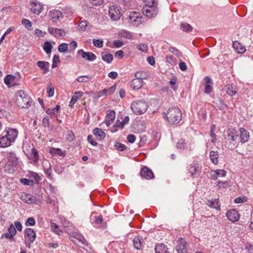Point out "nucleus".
Wrapping results in <instances>:
<instances>
[{"label":"nucleus","instance_id":"f3484780","mask_svg":"<svg viewBox=\"0 0 253 253\" xmlns=\"http://www.w3.org/2000/svg\"><path fill=\"white\" fill-rule=\"evenodd\" d=\"M250 137L249 131L244 128H240V138L241 143H244L247 142Z\"/></svg>","mask_w":253,"mask_h":253},{"label":"nucleus","instance_id":"1a4fd4ad","mask_svg":"<svg viewBox=\"0 0 253 253\" xmlns=\"http://www.w3.org/2000/svg\"><path fill=\"white\" fill-rule=\"evenodd\" d=\"M129 120V117L128 116H126L123 121H117V122L111 129V132H117L118 131V129L117 128H120L121 129L124 128L125 126L128 124Z\"/></svg>","mask_w":253,"mask_h":253},{"label":"nucleus","instance_id":"39448f33","mask_svg":"<svg viewBox=\"0 0 253 253\" xmlns=\"http://www.w3.org/2000/svg\"><path fill=\"white\" fill-rule=\"evenodd\" d=\"M129 22L134 26H137L141 23V17L136 12H131L128 16Z\"/></svg>","mask_w":253,"mask_h":253},{"label":"nucleus","instance_id":"7ed1b4c3","mask_svg":"<svg viewBox=\"0 0 253 253\" xmlns=\"http://www.w3.org/2000/svg\"><path fill=\"white\" fill-rule=\"evenodd\" d=\"M238 134L237 130L234 128H229L227 131L225 136L226 145L230 149H234L237 146L236 140Z\"/></svg>","mask_w":253,"mask_h":253},{"label":"nucleus","instance_id":"f8f14e48","mask_svg":"<svg viewBox=\"0 0 253 253\" xmlns=\"http://www.w3.org/2000/svg\"><path fill=\"white\" fill-rule=\"evenodd\" d=\"M140 175L141 177L146 179H150L154 177L152 171L146 167L142 168L140 171Z\"/></svg>","mask_w":253,"mask_h":253},{"label":"nucleus","instance_id":"0e129e2a","mask_svg":"<svg viewBox=\"0 0 253 253\" xmlns=\"http://www.w3.org/2000/svg\"><path fill=\"white\" fill-rule=\"evenodd\" d=\"M135 79H138L139 80H142L144 78V76L143 75V73L141 71H137L135 74Z\"/></svg>","mask_w":253,"mask_h":253},{"label":"nucleus","instance_id":"a211bd4d","mask_svg":"<svg viewBox=\"0 0 253 253\" xmlns=\"http://www.w3.org/2000/svg\"><path fill=\"white\" fill-rule=\"evenodd\" d=\"M27 157L34 163H37L39 160V155L38 151L35 149L31 152H27Z\"/></svg>","mask_w":253,"mask_h":253},{"label":"nucleus","instance_id":"cd10ccee","mask_svg":"<svg viewBox=\"0 0 253 253\" xmlns=\"http://www.w3.org/2000/svg\"><path fill=\"white\" fill-rule=\"evenodd\" d=\"M93 134L99 139H104L105 137V133L101 129L96 127L93 129Z\"/></svg>","mask_w":253,"mask_h":253},{"label":"nucleus","instance_id":"4468645a","mask_svg":"<svg viewBox=\"0 0 253 253\" xmlns=\"http://www.w3.org/2000/svg\"><path fill=\"white\" fill-rule=\"evenodd\" d=\"M18 130L15 128H8L6 131V134L5 136H6L11 142H13L18 135Z\"/></svg>","mask_w":253,"mask_h":253},{"label":"nucleus","instance_id":"a878e982","mask_svg":"<svg viewBox=\"0 0 253 253\" xmlns=\"http://www.w3.org/2000/svg\"><path fill=\"white\" fill-rule=\"evenodd\" d=\"M11 141L4 135L0 138V147L5 148L9 146L11 144Z\"/></svg>","mask_w":253,"mask_h":253},{"label":"nucleus","instance_id":"a18cd8bd","mask_svg":"<svg viewBox=\"0 0 253 253\" xmlns=\"http://www.w3.org/2000/svg\"><path fill=\"white\" fill-rule=\"evenodd\" d=\"M211 172L215 174L217 176L224 177L226 175V172L224 169H216L212 170Z\"/></svg>","mask_w":253,"mask_h":253},{"label":"nucleus","instance_id":"ddd939ff","mask_svg":"<svg viewBox=\"0 0 253 253\" xmlns=\"http://www.w3.org/2000/svg\"><path fill=\"white\" fill-rule=\"evenodd\" d=\"M201 165L195 164L190 168L189 170L191 175L194 177H196L201 173Z\"/></svg>","mask_w":253,"mask_h":253},{"label":"nucleus","instance_id":"6ab92c4d","mask_svg":"<svg viewBox=\"0 0 253 253\" xmlns=\"http://www.w3.org/2000/svg\"><path fill=\"white\" fill-rule=\"evenodd\" d=\"M42 7V5L39 2L32 1L31 3V10L35 14H40L41 12Z\"/></svg>","mask_w":253,"mask_h":253},{"label":"nucleus","instance_id":"412c9836","mask_svg":"<svg viewBox=\"0 0 253 253\" xmlns=\"http://www.w3.org/2000/svg\"><path fill=\"white\" fill-rule=\"evenodd\" d=\"M50 15L54 22H57L62 17V12L58 10L50 11Z\"/></svg>","mask_w":253,"mask_h":253},{"label":"nucleus","instance_id":"5fc2aeb1","mask_svg":"<svg viewBox=\"0 0 253 253\" xmlns=\"http://www.w3.org/2000/svg\"><path fill=\"white\" fill-rule=\"evenodd\" d=\"M87 24H88V22L87 21H86V20L82 21L80 23V24L79 25V27L81 30L84 31L86 30V28Z\"/></svg>","mask_w":253,"mask_h":253},{"label":"nucleus","instance_id":"49530a36","mask_svg":"<svg viewBox=\"0 0 253 253\" xmlns=\"http://www.w3.org/2000/svg\"><path fill=\"white\" fill-rule=\"evenodd\" d=\"M20 182L25 185L32 186L34 184V181L33 180L25 178H21Z\"/></svg>","mask_w":253,"mask_h":253},{"label":"nucleus","instance_id":"052dcab7","mask_svg":"<svg viewBox=\"0 0 253 253\" xmlns=\"http://www.w3.org/2000/svg\"><path fill=\"white\" fill-rule=\"evenodd\" d=\"M36 221L34 218L33 217H29L26 222L25 225L27 226H33L35 224Z\"/></svg>","mask_w":253,"mask_h":253},{"label":"nucleus","instance_id":"5701e85b","mask_svg":"<svg viewBox=\"0 0 253 253\" xmlns=\"http://www.w3.org/2000/svg\"><path fill=\"white\" fill-rule=\"evenodd\" d=\"M25 234L28 237L30 243L34 242L36 237V234L35 231L31 228H27L25 230Z\"/></svg>","mask_w":253,"mask_h":253},{"label":"nucleus","instance_id":"9b49d317","mask_svg":"<svg viewBox=\"0 0 253 253\" xmlns=\"http://www.w3.org/2000/svg\"><path fill=\"white\" fill-rule=\"evenodd\" d=\"M176 251L178 253H187L186 242L182 238H180L177 242Z\"/></svg>","mask_w":253,"mask_h":253},{"label":"nucleus","instance_id":"aec40b11","mask_svg":"<svg viewBox=\"0 0 253 253\" xmlns=\"http://www.w3.org/2000/svg\"><path fill=\"white\" fill-rule=\"evenodd\" d=\"M116 113L114 111H108L105 119V124L107 126H109L115 120Z\"/></svg>","mask_w":253,"mask_h":253},{"label":"nucleus","instance_id":"9d476101","mask_svg":"<svg viewBox=\"0 0 253 253\" xmlns=\"http://www.w3.org/2000/svg\"><path fill=\"white\" fill-rule=\"evenodd\" d=\"M226 216L228 220L232 222L237 221L240 218V215L235 209L229 210L226 213Z\"/></svg>","mask_w":253,"mask_h":253},{"label":"nucleus","instance_id":"dca6fc26","mask_svg":"<svg viewBox=\"0 0 253 253\" xmlns=\"http://www.w3.org/2000/svg\"><path fill=\"white\" fill-rule=\"evenodd\" d=\"M78 53L81 54L82 57L86 60L92 61L96 59V55L91 52H85L81 49L78 51Z\"/></svg>","mask_w":253,"mask_h":253},{"label":"nucleus","instance_id":"b1692460","mask_svg":"<svg viewBox=\"0 0 253 253\" xmlns=\"http://www.w3.org/2000/svg\"><path fill=\"white\" fill-rule=\"evenodd\" d=\"M142 239L139 236H136L133 240V244L134 248L137 250L142 249L143 246V243L142 242Z\"/></svg>","mask_w":253,"mask_h":253},{"label":"nucleus","instance_id":"09e8293b","mask_svg":"<svg viewBox=\"0 0 253 253\" xmlns=\"http://www.w3.org/2000/svg\"><path fill=\"white\" fill-rule=\"evenodd\" d=\"M75 238L78 241V242H76V241H75V242L76 244L81 243L82 245H86V241L84 239V237L81 235H77V236L75 237Z\"/></svg>","mask_w":253,"mask_h":253},{"label":"nucleus","instance_id":"864d4df0","mask_svg":"<svg viewBox=\"0 0 253 253\" xmlns=\"http://www.w3.org/2000/svg\"><path fill=\"white\" fill-rule=\"evenodd\" d=\"M176 58H174L171 55H168L166 57V61L172 65H174L176 64Z\"/></svg>","mask_w":253,"mask_h":253},{"label":"nucleus","instance_id":"ea45409f","mask_svg":"<svg viewBox=\"0 0 253 253\" xmlns=\"http://www.w3.org/2000/svg\"><path fill=\"white\" fill-rule=\"evenodd\" d=\"M83 95V92H75L73 96L72 97V102L73 104H74Z\"/></svg>","mask_w":253,"mask_h":253},{"label":"nucleus","instance_id":"de8ad7c7","mask_svg":"<svg viewBox=\"0 0 253 253\" xmlns=\"http://www.w3.org/2000/svg\"><path fill=\"white\" fill-rule=\"evenodd\" d=\"M51 230L55 232L56 234L58 235H60V232H61V230L58 229V226L55 224V223L51 222Z\"/></svg>","mask_w":253,"mask_h":253},{"label":"nucleus","instance_id":"20e7f679","mask_svg":"<svg viewBox=\"0 0 253 253\" xmlns=\"http://www.w3.org/2000/svg\"><path fill=\"white\" fill-rule=\"evenodd\" d=\"M148 105L144 100H137L133 102L131 105V109L136 115H141L145 113L148 109Z\"/></svg>","mask_w":253,"mask_h":253},{"label":"nucleus","instance_id":"4d7b16f0","mask_svg":"<svg viewBox=\"0 0 253 253\" xmlns=\"http://www.w3.org/2000/svg\"><path fill=\"white\" fill-rule=\"evenodd\" d=\"M8 233H9L11 235H13V236L17 233L16 229L13 224H10V226L8 228Z\"/></svg>","mask_w":253,"mask_h":253},{"label":"nucleus","instance_id":"c03bdc74","mask_svg":"<svg viewBox=\"0 0 253 253\" xmlns=\"http://www.w3.org/2000/svg\"><path fill=\"white\" fill-rule=\"evenodd\" d=\"M115 89L116 85H113L108 89H104L103 92L105 95H109L114 92Z\"/></svg>","mask_w":253,"mask_h":253},{"label":"nucleus","instance_id":"e2e57ef3","mask_svg":"<svg viewBox=\"0 0 253 253\" xmlns=\"http://www.w3.org/2000/svg\"><path fill=\"white\" fill-rule=\"evenodd\" d=\"M42 124L44 127H48L49 126V118L48 117L43 118L42 120Z\"/></svg>","mask_w":253,"mask_h":253},{"label":"nucleus","instance_id":"7c9ffc66","mask_svg":"<svg viewBox=\"0 0 253 253\" xmlns=\"http://www.w3.org/2000/svg\"><path fill=\"white\" fill-rule=\"evenodd\" d=\"M226 87V92L229 95L232 96L236 94L237 88L235 85L233 84H228Z\"/></svg>","mask_w":253,"mask_h":253},{"label":"nucleus","instance_id":"bf43d9fd","mask_svg":"<svg viewBox=\"0 0 253 253\" xmlns=\"http://www.w3.org/2000/svg\"><path fill=\"white\" fill-rule=\"evenodd\" d=\"M22 23L26 28L29 30H31L30 28L32 27V24L29 20L26 19H24L22 20Z\"/></svg>","mask_w":253,"mask_h":253},{"label":"nucleus","instance_id":"f704fd0d","mask_svg":"<svg viewBox=\"0 0 253 253\" xmlns=\"http://www.w3.org/2000/svg\"><path fill=\"white\" fill-rule=\"evenodd\" d=\"M7 157L8 161L12 164L13 165L17 164L18 159L15 153L12 152H9L8 153Z\"/></svg>","mask_w":253,"mask_h":253},{"label":"nucleus","instance_id":"603ef678","mask_svg":"<svg viewBox=\"0 0 253 253\" xmlns=\"http://www.w3.org/2000/svg\"><path fill=\"white\" fill-rule=\"evenodd\" d=\"M157 1L156 0H146V3L144 6L148 7L157 6Z\"/></svg>","mask_w":253,"mask_h":253},{"label":"nucleus","instance_id":"e433bc0d","mask_svg":"<svg viewBox=\"0 0 253 253\" xmlns=\"http://www.w3.org/2000/svg\"><path fill=\"white\" fill-rule=\"evenodd\" d=\"M180 29L186 32H190L193 30V27L187 23H182L180 25Z\"/></svg>","mask_w":253,"mask_h":253},{"label":"nucleus","instance_id":"2eb2a0df","mask_svg":"<svg viewBox=\"0 0 253 253\" xmlns=\"http://www.w3.org/2000/svg\"><path fill=\"white\" fill-rule=\"evenodd\" d=\"M42 165L44 172L47 175V177L50 179H53L51 173L52 169L49 161L46 160H44L42 163Z\"/></svg>","mask_w":253,"mask_h":253},{"label":"nucleus","instance_id":"69168bd1","mask_svg":"<svg viewBox=\"0 0 253 253\" xmlns=\"http://www.w3.org/2000/svg\"><path fill=\"white\" fill-rule=\"evenodd\" d=\"M3 237H5L6 238L9 239L10 241H14L13 236L11 235L9 233L7 232L2 235L1 238Z\"/></svg>","mask_w":253,"mask_h":253},{"label":"nucleus","instance_id":"c756f323","mask_svg":"<svg viewBox=\"0 0 253 253\" xmlns=\"http://www.w3.org/2000/svg\"><path fill=\"white\" fill-rule=\"evenodd\" d=\"M155 250L156 253H169L167 247L164 244H157Z\"/></svg>","mask_w":253,"mask_h":253},{"label":"nucleus","instance_id":"58836bf2","mask_svg":"<svg viewBox=\"0 0 253 253\" xmlns=\"http://www.w3.org/2000/svg\"><path fill=\"white\" fill-rule=\"evenodd\" d=\"M52 47V45L49 42H44L43 48L47 54L51 53Z\"/></svg>","mask_w":253,"mask_h":253},{"label":"nucleus","instance_id":"c9c22d12","mask_svg":"<svg viewBox=\"0 0 253 253\" xmlns=\"http://www.w3.org/2000/svg\"><path fill=\"white\" fill-rule=\"evenodd\" d=\"M15 79V76H13L11 75H8L4 79V83L7 86H9L12 84Z\"/></svg>","mask_w":253,"mask_h":253},{"label":"nucleus","instance_id":"473e14b6","mask_svg":"<svg viewBox=\"0 0 253 253\" xmlns=\"http://www.w3.org/2000/svg\"><path fill=\"white\" fill-rule=\"evenodd\" d=\"M207 205L210 208H214L217 210H220V204L218 199H215L214 201H208Z\"/></svg>","mask_w":253,"mask_h":253},{"label":"nucleus","instance_id":"4be33fe9","mask_svg":"<svg viewBox=\"0 0 253 253\" xmlns=\"http://www.w3.org/2000/svg\"><path fill=\"white\" fill-rule=\"evenodd\" d=\"M233 47L234 49L239 53H244L246 50L245 46L243 45H242L237 41H235L233 42Z\"/></svg>","mask_w":253,"mask_h":253},{"label":"nucleus","instance_id":"6e6552de","mask_svg":"<svg viewBox=\"0 0 253 253\" xmlns=\"http://www.w3.org/2000/svg\"><path fill=\"white\" fill-rule=\"evenodd\" d=\"M109 14L112 20H117L121 17L120 10L115 5H112L109 7Z\"/></svg>","mask_w":253,"mask_h":253},{"label":"nucleus","instance_id":"423d86ee","mask_svg":"<svg viewBox=\"0 0 253 253\" xmlns=\"http://www.w3.org/2000/svg\"><path fill=\"white\" fill-rule=\"evenodd\" d=\"M142 11L144 14L147 17L152 18L155 17L158 12L157 6L148 7L147 6H144L142 9Z\"/></svg>","mask_w":253,"mask_h":253},{"label":"nucleus","instance_id":"680f3d73","mask_svg":"<svg viewBox=\"0 0 253 253\" xmlns=\"http://www.w3.org/2000/svg\"><path fill=\"white\" fill-rule=\"evenodd\" d=\"M47 92L49 97H52L54 94V87L51 85H49L47 88Z\"/></svg>","mask_w":253,"mask_h":253},{"label":"nucleus","instance_id":"338daca9","mask_svg":"<svg viewBox=\"0 0 253 253\" xmlns=\"http://www.w3.org/2000/svg\"><path fill=\"white\" fill-rule=\"evenodd\" d=\"M136 137L134 135L129 134L127 136V140L128 142L132 143L135 140Z\"/></svg>","mask_w":253,"mask_h":253},{"label":"nucleus","instance_id":"393cba45","mask_svg":"<svg viewBox=\"0 0 253 253\" xmlns=\"http://www.w3.org/2000/svg\"><path fill=\"white\" fill-rule=\"evenodd\" d=\"M205 80L206 82L205 92L207 94L210 93L212 89L211 84H212L211 79L209 77H206Z\"/></svg>","mask_w":253,"mask_h":253},{"label":"nucleus","instance_id":"13d9d810","mask_svg":"<svg viewBox=\"0 0 253 253\" xmlns=\"http://www.w3.org/2000/svg\"><path fill=\"white\" fill-rule=\"evenodd\" d=\"M116 149L120 151H123L126 149V146L123 144L120 143H116L115 145Z\"/></svg>","mask_w":253,"mask_h":253},{"label":"nucleus","instance_id":"4c0bfd02","mask_svg":"<svg viewBox=\"0 0 253 253\" xmlns=\"http://www.w3.org/2000/svg\"><path fill=\"white\" fill-rule=\"evenodd\" d=\"M102 59L103 61L106 62L107 63H110L113 59V56L110 53H107L104 55L102 54Z\"/></svg>","mask_w":253,"mask_h":253},{"label":"nucleus","instance_id":"c85d7f7f","mask_svg":"<svg viewBox=\"0 0 253 253\" xmlns=\"http://www.w3.org/2000/svg\"><path fill=\"white\" fill-rule=\"evenodd\" d=\"M210 158L213 164L217 165L218 163V152L214 151H211L210 153Z\"/></svg>","mask_w":253,"mask_h":253},{"label":"nucleus","instance_id":"2f4dec72","mask_svg":"<svg viewBox=\"0 0 253 253\" xmlns=\"http://www.w3.org/2000/svg\"><path fill=\"white\" fill-rule=\"evenodd\" d=\"M142 80L134 79L131 81L130 84L133 89H138L142 86Z\"/></svg>","mask_w":253,"mask_h":253},{"label":"nucleus","instance_id":"bb28decb","mask_svg":"<svg viewBox=\"0 0 253 253\" xmlns=\"http://www.w3.org/2000/svg\"><path fill=\"white\" fill-rule=\"evenodd\" d=\"M37 64L38 67L43 70L44 74L49 71V63L48 62L40 61L37 62Z\"/></svg>","mask_w":253,"mask_h":253},{"label":"nucleus","instance_id":"6e6d98bb","mask_svg":"<svg viewBox=\"0 0 253 253\" xmlns=\"http://www.w3.org/2000/svg\"><path fill=\"white\" fill-rule=\"evenodd\" d=\"M137 48L140 51L146 52L148 50V46L145 43H140L137 45Z\"/></svg>","mask_w":253,"mask_h":253},{"label":"nucleus","instance_id":"f03ea898","mask_svg":"<svg viewBox=\"0 0 253 253\" xmlns=\"http://www.w3.org/2000/svg\"><path fill=\"white\" fill-rule=\"evenodd\" d=\"M15 103L18 107L27 108L31 105V99L23 90H18L15 93Z\"/></svg>","mask_w":253,"mask_h":253},{"label":"nucleus","instance_id":"3c124183","mask_svg":"<svg viewBox=\"0 0 253 253\" xmlns=\"http://www.w3.org/2000/svg\"><path fill=\"white\" fill-rule=\"evenodd\" d=\"M186 143L185 142L184 140L181 139L176 144V147L179 149H184L186 147Z\"/></svg>","mask_w":253,"mask_h":253},{"label":"nucleus","instance_id":"8fccbe9b","mask_svg":"<svg viewBox=\"0 0 253 253\" xmlns=\"http://www.w3.org/2000/svg\"><path fill=\"white\" fill-rule=\"evenodd\" d=\"M68 49V44L66 43H62L60 44L58 48V50L60 52H64Z\"/></svg>","mask_w":253,"mask_h":253},{"label":"nucleus","instance_id":"79ce46f5","mask_svg":"<svg viewBox=\"0 0 253 253\" xmlns=\"http://www.w3.org/2000/svg\"><path fill=\"white\" fill-rule=\"evenodd\" d=\"M23 151L26 155H27V152H31L35 148L33 146L29 145L28 144L25 143L23 146Z\"/></svg>","mask_w":253,"mask_h":253},{"label":"nucleus","instance_id":"37998d69","mask_svg":"<svg viewBox=\"0 0 253 253\" xmlns=\"http://www.w3.org/2000/svg\"><path fill=\"white\" fill-rule=\"evenodd\" d=\"M92 43L94 46L98 48H101L103 45V41L100 39H93Z\"/></svg>","mask_w":253,"mask_h":253},{"label":"nucleus","instance_id":"0eeeda50","mask_svg":"<svg viewBox=\"0 0 253 253\" xmlns=\"http://www.w3.org/2000/svg\"><path fill=\"white\" fill-rule=\"evenodd\" d=\"M20 198L23 201L29 204L32 203L38 204L41 203L40 200H38L36 197L25 193L21 194Z\"/></svg>","mask_w":253,"mask_h":253},{"label":"nucleus","instance_id":"f257e3e1","mask_svg":"<svg viewBox=\"0 0 253 253\" xmlns=\"http://www.w3.org/2000/svg\"><path fill=\"white\" fill-rule=\"evenodd\" d=\"M164 117L171 124H178L181 120L182 113L180 109L176 107L169 108L167 113H164Z\"/></svg>","mask_w":253,"mask_h":253},{"label":"nucleus","instance_id":"a19ab883","mask_svg":"<svg viewBox=\"0 0 253 253\" xmlns=\"http://www.w3.org/2000/svg\"><path fill=\"white\" fill-rule=\"evenodd\" d=\"M91 79V77L89 76H81L79 77L77 80L79 83H87L89 82Z\"/></svg>","mask_w":253,"mask_h":253},{"label":"nucleus","instance_id":"72a5a7b5","mask_svg":"<svg viewBox=\"0 0 253 253\" xmlns=\"http://www.w3.org/2000/svg\"><path fill=\"white\" fill-rule=\"evenodd\" d=\"M49 152L53 155H58L61 157L65 156V151H63L59 148H51Z\"/></svg>","mask_w":253,"mask_h":253},{"label":"nucleus","instance_id":"774afa93","mask_svg":"<svg viewBox=\"0 0 253 253\" xmlns=\"http://www.w3.org/2000/svg\"><path fill=\"white\" fill-rule=\"evenodd\" d=\"M179 67L180 69L183 71H185V70H186L187 68V65L185 64V63L182 61H181L179 63Z\"/></svg>","mask_w":253,"mask_h":253}]
</instances>
